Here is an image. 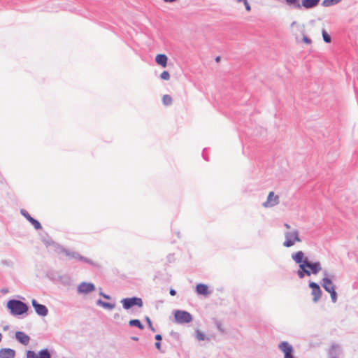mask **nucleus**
Returning <instances> with one entry per match:
<instances>
[{"label": "nucleus", "instance_id": "obj_44", "mask_svg": "<svg viewBox=\"0 0 358 358\" xmlns=\"http://www.w3.org/2000/svg\"><path fill=\"white\" fill-rule=\"evenodd\" d=\"M357 239H358V236H357Z\"/></svg>", "mask_w": 358, "mask_h": 358}, {"label": "nucleus", "instance_id": "obj_15", "mask_svg": "<svg viewBox=\"0 0 358 358\" xmlns=\"http://www.w3.org/2000/svg\"><path fill=\"white\" fill-rule=\"evenodd\" d=\"M15 339L24 345H27L30 341V337L23 331H16Z\"/></svg>", "mask_w": 358, "mask_h": 358}, {"label": "nucleus", "instance_id": "obj_6", "mask_svg": "<svg viewBox=\"0 0 358 358\" xmlns=\"http://www.w3.org/2000/svg\"><path fill=\"white\" fill-rule=\"evenodd\" d=\"M285 1L287 5L294 6V8H301L303 7L306 9H310L317 6L320 0H302L301 3H299L298 0Z\"/></svg>", "mask_w": 358, "mask_h": 358}, {"label": "nucleus", "instance_id": "obj_27", "mask_svg": "<svg viewBox=\"0 0 358 358\" xmlns=\"http://www.w3.org/2000/svg\"><path fill=\"white\" fill-rule=\"evenodd\" d=\"M322 38L324 42L330 43L331 41V36L327 33L325 29H322Z\"/></svg>", "mask_w": 358, "mask_h": 358}, {"label": "nucleus", "instance_id": "obj_21", "mask_svg": "<svg viewBox=\"0 0 358 358\" xmlns=\"http://www.w3.org/2000/svg\"><path fill=\"white\" fill-rule=\"evenodd\" d=\"M330 294L331 302L335 303L337 302L338 300V294L336 292V288H334L331 289H329V291H327Z\"/></svg>", "mask_w": 358, "mask_h": 358}, {"label": "nucleus", "instance_id": "obj_10", "mask_svg": "<svg viewBox=\"0 0 358 358\" xmlns=\"http://www.w3.org/2000/svg\"><path fill=\"white\" fill-rule=\"evenodd\" d=\"M308 287L311 289L310 294L313 303H317L322 298V291L320 286L313 281H309Z\"/></svg>", "mask_w": 358, "mask_h": 358}, {"label": "nucleus", "instance_id": "obj_31", "mask_svg": "<svg viewBox=\"0 0 358 358\" xmlns=\"http://www.w3.org/2000/svg\"><path fill=\"white\" fill-rule=\"evenodd\" d=\"M21 214L29 221L30 217V215L25 210H21Z\"/></svg>", "mask_w": 358, "mask_h": 358}, {"label": "nucleus", "instance_id": "obj_8", "mask_svg": "<svg viewBox=\"0 0 358 358\" xmlns=\"http://www.w3.org/2000/svg\"><path fill=\"white\" fill-rule=\"evenodd\" d=\"M96 290V286L92 282H82L77 286V293L81 296H87Z\"/></svg>", "mask_w": 358, "mask_h": 358}, {"label": "nucleus", "instance_id": "obj_29", "mask_svg": "<svg viewBox=\"0 0 358 358\" xmlns=\"http://www.w3.org/2000/svg\"><path fill=\"white\" fill-rule=\"evenodd\" d=\"M160 78L163 80H169L170 79V74L168 71H164L160 74Z\"/></svg>", "mask_w": 358, "mask_h": 358}, {"label": "nucleus", "instance_id": "obj_23", "mask_svg": "<svg viewBox=\"0 0 358 358\" xmlns=\"http://www.w3.org/2000/svg\"><path fill=\"white\" fill-rule=\"evenodd\" d=\"M341 1V0H324L322 4L324 7H329L333 5L337 4Z\"/></svg>", "mask_w": 358, "mask_h": 358}, {"label": "nucleus", "instance_id": "obj_2", "mask_svg": "<svg viewBox=\"0 0 358 358\" xmlns=\"http://www.w3.org/2000/svg\"><path fill=\"white\" fill-rule=\"evenodd\" d=\"M52 244L55 246V252L65 255L66 259L69 260L76 259L93 266H96V264L92 260L89 258L83 257L76 251L66 249L57 243H52Z\"/></svg>", "mask_w": 358, "mask_h": 358}, {"label": "nucleus", "instance_id": "obj_30", "mask_svg": "<svg viewBox=\"0 0 358 358\" xmlns=\"http://www.w3.org/2000/svg\"><path fill=\"white\" fill-rule=\"evenodd\" d=\"M145 320H146V322H147V323H148V326H149V328H150L152 331H155V328H154V327H153V326H152V321H151V320L150 319V317H145Z\"/></svg>", "mask_w": 358, "mask_h": 358}, {"label": "nucleus", "instance_id": "obj_1", "mask_svg": "<svg viewBox=\"0 0 358 358\" xmlns=\"http://www.w3.org/2000/svg\"><path fill=\"white\" fill-rule=\"evenodd\" d=\"M292 261L299 266L296 271V275L300 279L306 277H310L311 275H317L322 271V278L321 280V285L324 289L329 291V289L336 288L334 283V275L329 273L327 270H322V264L320 262H311L306 256L302 250H298L291 254Z\"/></svg>", "mask_w": 358, "mask_h": 358}, {"label": "nucleus", "instance_id": "obj_28", "mask_svg": "<svg viewBox=\"0 0 358 358\" xmlns=\"http://www.w3.org/2000/svg\"><path fill=\"white\" fill-rule=\"evenodd\" d=\"M43 243L45 245L52 247L54 251L55 252V246L52 244V243H55L52 239H43Z\"/></svg>", "mask_w": 358, "mask_h": 358}, {"label": "nucleus", "instance_id": "obj_16", "mask_svg": "<svg viewBox=\"0 0 358 358\" xmlns=\"http://www.w3.org/2000/svg\"><path fill=\"white\" fill-rule=\"evenodd\" d=\"M196 292L199 295L206 296L210 295L212 292L209 290V287L207 285L199 283L196 286Z\"/></svg>", "mask_w": 358, "mask_h": 358}, {"label": "nucleus", "instance_id": "obj_14", "mask_svg": "<svg viewBox=\"0 0 358 358\" xmlns=\"http://www.w3.org/2000/svg\"><path fill=\"white\" fill-rule=\"evenodd\" d=\"M31 304L38 315L41 317L48 315V309L45 306L38 303L36 299L31 300Z\"/></svg>", "mask_w": 358, "mask_h": 358}, {"label": "nucleus", "instance_id": "obj_38", "mask_svg": "<svg viewBox=\"0 0 358 358\" xmlns=\"http://www.w3.org/2000/svg\"><path fill=\"white\" fill-rule=\"evenodd\" d=\"M163 1L166 3H172V2L177 1L178 0H163Z\"/></svg>", "mask_w": 358, "mask_h": 358}, {"label": "nucleus", "instance_id": "obj_5", "mask_svg": "<svg viewBox=\"0 0 358 358\" xmlns=\"http://www.w3.org/2000/svg\"><path fill=\"white\" fill-rule=\"evenodd\" d=\"M291 27L293 29L296 40L299 39L298 33H300L302 35V41L304 43L307 45H310L312 43V40L309 37H308L305 33L304 24H301L297 23L296 22H293L291 24Z\"/></svg>", "mask_w": 358, "mask_h": 358}, {"label": "nucleus", "instance_id": "obj_25", "mask_svg": "<svg viewBox=\"0 0 358 358\" xmlns=\"http://www.w3.org/2000/svg\"><path fill=\"white\" fill-rule=\"evenodd\" d=\"M162 102L165 106H170L172 103V98L169 94H165L163 96Z\"/></svg>", "mask_w": 358, "mask_h": 358}, {"label": "nucleus", "instance_id": "obj_34", "mask_svg": "<svg viewBox=\"0 0 358 358\" xmlns=\"http://www.w3.org/2000/svg\"><path fill=\"white\" fill-rule=\"evenodd\" d=\"M284 227L287 229V230H290V229H292L293 228H291L290 225L287 223H285L284 224Z\"/></svg>", "mask_w": 358, "mask_h": 358}, {"label": "nucleus", "instance_id": "obj_36", "mask_svg": "<svg viewBox=\"0 0 358 358\" xmlns=\"http://www.w3.org/2000/svg\"><path fill=\"white\" fill-rule=\"evenodd\" d=\"M155 347L157 348V349H158L159 350H160L161 349V343L159 342H157L155 343Z\"/></svg>", "mask_w": 358, "mask_h": 358}, {"label": "nucleus", "instance_id": "obj_26", "mask_svg": "<svg viewBox=\"0 0 358 358\" xmlns=\"http://www.w3.org/2000/svg\"><path fill=\"white\" fill-rule=\"evenodd\" d=\"M29 222L34 226L36 229H41V223L33 217H30Z\"/></svg>", "mask_w": 358, "mask_h": 358}, {"label": "nucleus", "instance_id": "obj_12", "mask_svg": "<svg viewBox=\"0 0 358 358\" xmlns=\"http://www.w3.org/2000/svg\"><path fill=\"white\" fill-rule=\"evenodd\" d=\"M278 349L284 354V358H294V348L287 341H282L278 344Z\"/></svg>", "mask_w": 358, "mask_h": 358}, {"label": "nucleus", "instance_id": "obj_37", "mask_svg": "<svg viewBox=\"0 0 358 358\" xmlns=\"http://www.w3.org/2000/svg\"><path fill=\"white\" fill-rule=\"evenodd\" d=\"M155 339L157 340V341H161L162 339V337L160 334H157L155 336Z\"/></svg>", "mask_w": 358, "mask_h": 358}, {"label": "nucleus", "instance_id": "obj_32", "mask_svg": "<svg viewBox=\"0 0 358 358\" xmlns=\"http://www.w3.org/2000/svg\"><path fill=\"white\" fill-rule=\"evenodd\" d=\"M243 3L245 5V9L247 11H250L251 7L248 1V0H243Z\"/></svg>", "mask_w": 358, "mask_h": 358}, {"label": "nucleus", "instance_id": "obj_11", "mask_svg": "<svg viewBox=\"0 0 358 358\" xmlns=\"http://www.w3.org/2000/svg\"><path fill=\"white\" fill-rule=\"evenodd\" d=\"M280 203V197L273 192H270L267 196L266 200L262 203V206L265 208H271Z\"/></svg>", "mask_w": 358, "mask_h": 358}, {"label": "nucleus", "instance_id": "obj_41", "mask_svg": "<svg viewBox=\"0 0 358 358\" xmlns=\"http://www.w3.org/2000/svg\"><path fill=\"white\" fill-rule=\"evenodd\" d=\"M8 327L6 326V327H3V329H4V330H6V329H8Z\"/></svg>", "mask_w": 358, "mask_h": 358}, {"label": "nucleus", "instance_id": "obj_20", "mask_svg": "<svg viewBox=\"0 0 358 358\" xmlns=\"http://www.w3.org/2000/svg\"><path fill=\"white\" fill-rule=\"evenodd\" d=\"M96 305L108 310H112L115 306V303L104 302L101 299H98L96 301Z\"/></svg>", "mask_w": 358, "mask_h": 358}, {"label": "nucleus", "instance_id": "obj_13", "mask_svg": "<svg viewBox=\"0 0 358 358\" xmlns=\"http://www.w3.org/2000/svg\"><path fill=\"white\" fill-rule=\"evenodd\" d=\"M27 358H51V354L48 348L41 349L36 353L32 350H28L26 353Z\"/></svg>", "mask_w": 358, "mask_h": 358}, {"label": "nucleus", "instance_id": "obj_42", "mask_svg": "<svg viewBox=\"0 0 358 358\" xmlns=\"http://www.w3.org/2000/svg\"><path fill=\"white\" fill-rule=\"evenodd\" d=\"M238 2H243V0H237Z\"/></svg>", "mask_w": 358, "mask_h": 358}, {"label": "nucleus", "instance_id": "obj_3", "mask_svg": "<svg viewBox=\"0 0 358 358\" xmlns=\"http://www.w3.org/2000/svg\"><path fill=\"white\" fill-rule=\"evenodd\" d=\"M302 242L300 232L296 229L287 230L284 232V241L282 245L285 248H292L296 243Z\"/></svg>", "mask_w": 358, "mask_h": 358}, {"label": "nucleus", "instance_id": "obj_7", "mask_svg": "<svg viewBox=\"0 0 358 358\" xmlns=\"http://www.w3.org/2000/svg\"><path fill=\"white\" fill-rule=\"evenodd\" d=\"M173 314L175 322L178 324H187L192 321V315L186 310H176Z\"/></svg>", "mask_w": 358, "mask_h": 358}, {"label": "nucleus", "instance_id": "obj_19", "mask_svg": "<svg viewBox=\"0 0 358 358\" xmlns=\"http://www.w3.org/2000/svg\"><path fill=\"white\" fill-rule=\"evenodd\" d=\"M167 60L168 58L166 55L164 54H159L155 57V62H157V64L162 66L164 68H165L167 65Z\"/></svg>", "mask_w": 358, "mask_h": 358}, {"label": "nucleus", "instance_id": "obj_43", "mask_svg": "<svg viewBox=\"0 0 358 358\" xmlns=\"http://www.w3.org/2000/svg\"><path fill=\"white\" fill-rule=\"evenodd\" d=\"M219 59H220V58H219V57H217V58H216V61H217H217H219Z\"/></svg>", "mask_w": 358, "mask_h": 358}, {"label": "nucleus", "instance_id": "obj_33", "mask_svg": "<svg viewBox=\"0 0 358 358\" xmlns=\"http://www.w3.org/2000/svg\"><path fill=\"white\" fill-rule=\"evenodd\" d=\"M100 295L102 296L104 299H110L109 295H107V294H104L103 292H101Z\"/></svg>", "mask_w": 358, "mask_h": 358}, {"label": "nucleus", "instance_id": "obj_39", "mask_svg": "<svg viewBox=\"0 0 358 358\" xmlns=\"http://www.w3.org/2000/svg\"><path fill=\"white\" fill-rule=\"evenodd\" d=\"M118 317H119V314H117H117H115V315H114V317H115V318H117Z\"/></svg>", "mask_w": 358, "mask_h": 358}, {"label": "nucleus", "instance_id": "obj_40", "mask_svg": "<svg viewBox=\"0 0 358 358\" xmlns=\"http://www.w3.org/2000/svg\"><path fill=\"white\" fill-rule=\"evenodd\" d=\"M132 339L134 341H137L138 338L137 337H133Z\"/></svg>", "mask_w": 358, "mask_h": 358}, {"label": "nucleus", "instance_id": "obj_18", "mask_svg": "<svg viewBox=\"0 0 358 358\" xmlns=\"http://www.w3.org/2000/svg\"><path fill=\"white\" fill-rule=\"evenodd\" d=\"M15 351L10 348H2L0 350V358H15Z\"/></svg>", "mask_w": 358, "mask_h": 358}, {"label": "nucleus", "instance_id": "obj_24", "mask_svg": "<svg viewBox=\"0 0 358 358\" xmlns=\"http://www.w3.org/2000/svg\"><path fill=\"white\" fill-rule=\"evenodd\" d=\"M195 337L199 341H204L207 338L206 334L200 331L199 330L195 331Z\"/></svg>", "mask_w": 358, "mask_h": 358}, {"label": "nucleus", "instance_id": "obj_17", "mask_svg": "<svg viewBox=\"0 0 358 358\" xmlns=\"http://www.w3.org/2000/svg\"><path fill=\"white\" fill-rule=\"evenodd\" d=\"M341 348L338 345L334 344L331 345L329 352V358H339L341 355Z\"/></svg>", "mask_w": 358, "mask_h": 358}, {"label": "nucleus", "instance_id": "obj_9", "mask_svg": "<svg viewBox=\"0 0 358 358\" xmlns=\"http://www.w3.org/2000/svg\"><path fill=\"white\" fill-rule=\"evenodd\" d=\"M120 303L125 310H129L135 306L141 308L143 305L142 299L136 296L122 299Z\"/></svg>", "mask_w": 358, "mask_h": 358}, {"label": "nucleus", "instance_id": "obj_4", "mask_svg": "<svg viewBox=\"0 0 358 358\" xmlns=\"http://www.w3.org/2000/svg\"><path fill=\"white\" fill-rule=\"evenodd\" d=\"M6 307L13 316L21 315L28 310V306L26 303L16 299L9 300L7 302Z\"/></svg>", "mask_w": 358, "mask_h": 358}, {"label": "nucleus", "instance_id": "obj_35", "mask_svg": "<svg viewBox=\"0 0 358 358\" xmlns=\"http://www.w3.org/2000/svg\"><path fill=\"white\" fill-rule=\"evenodd\" d=\"M169 293H170V294H171V296H175V295L176 294V290H175V289H170V292H169Z\"/></svg>", "mask_w": 358, "mask_h": 358}, {"label": "nucleus", "instance_id": "obj_22", "mask_svg": "<svg viewBox=\"0 0 358 358\" xmlns=\"http://www.w3.org/2000/svg\"><path fill=\"white\" fill-rule=\"evenodd\" d=\"M129 326L131 327H138V329H143L144 327L143 325L141 324V321L139 320H131L129 322Z\"/></svg>", "mask_w": 358, "mask_h": 358}]
</instances>
